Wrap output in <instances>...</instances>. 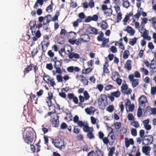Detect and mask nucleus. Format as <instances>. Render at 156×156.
<instances>
[{
	"instance_id": "nucleus-63",
	"label": "nucleus",
	"mask_w": 156,
	"mask_h": 156,
	"mask_svg": "<svg viewBox=\"0 0 156 156\" xmlns=\"http://www.w3.org/2000/svg\"><path fill=\"white\" fill-rule=\"evenodd\" d=\"M97 88L98 89L99 91L101 92L104 88L103 86L101 84H97L96 86Z\"/></svg>"
},
{
	"instance_id": "nucleus-14",
	"label": "nucleus",
	"mask_w": 156,
	"mask_h": 156,
	"mask_svg": "<svg viewBox=\"0 0 156 156\" xmlns=\"http://www.w3.org/2000/svg\"><path fill=\"white\" fill-rule=\"evenodd\" d=\"M53 96L52 93L51 92H49L48 93V97L47 98L48 100V101H46L47 103L48 106L49 107H51L52 105L51 100L53 98Z\"/></svg>"
},
{
	"instance_id": "nucleus-38",
	"label": "nucleus",
	"mask_w": 156,
	"mask_h": 156,
	"mask_svg": "<svg viewBox=\"0 0 156 156\" xmlns=\"http://www.w3.org/2000/svg\"><path fill=\"white\" fill-rule=\"evenodd\" d=\"M109 149H110V150L109 151V152L108 153V156H112L114 154V152L115 150V147H112L111 148L109 147Z\"/></svg>"
},
{
	"instance_id": "nucleus-6",
	"label": "nucleus",
	"mask_w": 156,
	"mask_h": 156,
	"mask_svg": "<svg viewBox=\"0 0 156 156\" xmlns=\"http://www.w3.org/2000/svg\"><path fill=\"white\" fill-rule=\"evenodd\" d=\"M33 68L34 72L36 74L37 73V72L38 70V67L37 65H34V64L31 63L29 65H27V67L24 69L23 71L24 76H25L26 74L28 73L29 72L32 70V68Z\"/></svg>"
},
{
	"instance_id": "nucleus-16",
	"label": "nucleus",
	"mask_w": 156,
	"mask_h": 156,
	"mask_svg": "<svg viewBox=\"0 0 156 156\" xmlns=\"http://www.w3.org/2000/svg\"><path fill=\"white\" fill-rule=\"evenodd\" d=\"M139 104L142 106H145V104L147 102V99L146 96L142 95L139 98L138 100Z\"/></svg>"
},
{
	"instance_id": "nucleus-13",
	"label": "nucleus",
	"mask_w": 156,
	"mask_h": 156,
	"mask_svg": "<svg viewBox=\"0 0 156 156\" xmlns=\"http://www.w3.org/2000/svg\"><path fill=\"white\" fill-rule=\"evenodd\" d=\"M67 70L69 73H72L74 71L79 72L80 70V69L77 66H70L67 68Z\"/></svg>"
},
{
	"instance_id": "nucleus-17",
	"label": "nucleus",
	"mask_w": 156,
	"mask_h": 156,
	"mask_svg": "<svg viewBox=\"0 0 156 156\" xmlns=\"http://www.w3.org/2000/svg\"><path fill=\"white\" fill-rule=\"evenodd\" d=\"M69 40V42L71 44L74 45L75 44L78 45L81 44L82 42H84L85 41H86L85 40Z\"/></svg>"
},
{
	"instance_id": "nucleus-4",
	"label": "nucleus",
	"mask_w": 156,
	"mask_h": 156,
	"mask_svg": "<svg viewBox=\"0 0 156 156\" xmlns=\"http://www.w3.org/2000/svg\"><path fill=\"white\" fill-rule=\"evenodd\" d=\"M101 9L103 12V13L106 16H111L113 14V10L112 8H108L107 5L103 4L101 5Z\"/></svg>"
},
{
	"instance_id": "nucleus-53",
	"label": "nucleus",
	"mask_w": 156,
	"mask_h": 156,
	"mask_svg": "<svg viewBox=\"0 0 156 156\" xmlns=\"http://www.w3.org/2000/svg\"><path fill=\"white\" fill-rule=\"evenodd\" d=\"M129 16L126 15L125 18L122 20V22L123 23V24L124 25H127V23L128 21L129 20Z\"/></svg>"
},
{
	"instance_id": "nucleus-52",
	"label": "nucleus",
	"mask_w": 156,
	"mask_h": 156,
	"mask_svg": "<svg viewBox=\"0 0 156 156\" xmlns=\"http://www.w3.org/2000/svg\"><path fill=\"white\" fill-rule=\"evenodd\" d=\"M151 72L153 73H154L156 72V65L154 63L151 64Z\"/></svg>"
},
{
	"instance_id": "nucleus-47",
	"label": "nucleus",
	"mask_w": 156,
	"mask_h": 156,
	"mask_svg": "<svg viewBox=\"0 0 156 156\" xmlns=\"http://www.w3.org/2000/svg\"><path fill=\"white\" fill-rule=\"evenodd\" d=\"M145 26V25L140 24L139 29H138L139 32H140L141 34H142L143 32L145 31V30H146V29L144 28Z\"/></svg>"
},
{
	"instance_id": "nucleus-7",
	"label": "nucleus",
	"mask_w": 156,
	"mask_h": 156,
	"mask_svg": "<svg viewBox=\"0 0 156 156\" xmlns=\"http://www.w3.org/2000/svg\"><path fill=\"white\" fill-rule=\"evenodd\" d=\"M153 141V136L151 135L145 136L142 139V144L145 145L151 144Z\"/></svg>"
},
{
	"instance_id": "nucleus-58",
	"label": "nucleus",
	"mask_w": 156,
	"mask_h": 156,
	"mask_svg": "<svg viewBox=\"0 0 156 156\" xmlns=\"http://www.w3.org/2000/svg\"><path fill=\"white\" fill-rule=\"evenodd\" d=\"M141 71L144 73V74L146 75H147L149 74L148 71L146 69L144 68H141L140 69Z\"/></svg>"
},
{
	"instance_id": "nucleus-23",
	"label": "nucleus",
	"mask_w": 156,
	"mask_h": 156,
	"mask_svg": "<svg viewBox=\"0 0 156 156\" xmlns=\"http://www.w3.org/2000/svg\"><path fill=\"white\" fill-rule=\"evenodd\" d=\"M57 119H55V118H53L51 119V123L53 126L54 127H57L59 124V121L58 117H57Z\"/></svg>"
},
{
	"instance_id": "nucleus-46",
	"label": "nucleus",
	"mask_w": 156,
	"mask_h": 156,
	"mask_svg": "<svg viewBox=\"0 0 156 156\" xmlns=\"http://www.w3.org/2000/svg\"><path fill=\"white\" fill-rule=\"evenodd\" d=\"M143 115L142 110L140 106H139L137 110V116L138 117H141Z\"/></svg>"
},
{
	"instance_id": "nucleus-32",
	"label": "nucleus",
	"mask_w": 156,
	"mask_h": 156,
	"mask_svg": "<svg viewBox=\"0 0 156 156\" xmlns=\"http://www.w3.org/2000/svg\"><path fill=\"white\" fill-rule=\"evenodd\" d=\"M112 78L113 80L115 81V80L117 77L119 78L120 77L119 73L116 71L113 72L112 73Z\"/></svg>"
},
{
	"instance_id": "nucleus-11",
	"label": "nucleus",
	"mask_w": 156,
	"mask_h": 156,
	"mask_svg": "<svg viewBox=\"0 0 156 156\" xmlns=\"http://www.w3.org/2000/svg\"><path fill=\"white\" fill-rule=\"evenodd\" d=\"M125 146L126 148H128L130 145H133L134 144V141L133 139H129L127 137L124 138Z\"/></svg>"
},
{
	"instance_id": "nucleus-12",
	"label": "nucleus",
	"mask_w": 156,
	"mask_h": 156,
	"mask_svg": "<svg viewBox=\"0 0 156 156\" xmlns=\"http://www.w3.org/2000/svg\"><path fill=\"white\" fill-rule=\"evenodd\" d=\"M151 149V147L150 146L145 145L142 147V152L146 155L149 156Z\"/></svg>"
},
{
	"instance_id": "nucleus-25",
	"label": "nucleus",
	"mask_w": 156,
	"mask_h": 156,
	"mask_svg": "<svg viewBox=\"0 0 156 156\" xmlns=\"http://www.w3.org/2000/svg\"><path fill=\"white\" fill-rule=\"evenodd\" d=\"M125 30L129 33L131 35H133L135 33L134 30L133 29L132 27L129 26H127Z\"/></svg>"
},
{
	"instance_id": "nucleus-9",
	"label": "nucleus",
	"mask_w": 156,
	"mask_h": 156,
	"mask_svg": "<svg viewBox=\"0 0 156 156\" xmlns=\"http://www.w3.org/2000/svg\"><path fill=\"white\" fill-rule=\"evenodd\" d=\"M54 66L55 69L57 73L59 74H62V71L61 68L62 66V62L60 61H55L54 62Z\"/></svg>"
},
{
	"instance_id": "nucleus-48",
	"label": "nucleus",
	"mask_w": 156,
	"mask_h": 156,
	"mask_svg": "<svg viewBox=\"0 0 156 156\" xmlns=\"http://www.w3.org/2000/svg\"><path fill=\"white\" fill-rule=\"evenodd\" d=\"M83 95V97L86 99V100H88L90 97V96L87 90L84 91Z\"/></svg>"
},
{
	"instance_id": "nucleus-27",
	"label": "nucleus",
	"mask_w": 156,
	"mask_h": 156,
	"mask_svg": "<svg viewBox=\"0 0 156 156\" xmlns=\"http://www.w3.org/2000/svg\"><path fill=\"white\" fill-rule=\"evenodd\" d=\"M76 36V33L73 32H70L67 34L68 39H74Z\"/></svg>"
},
{
	"instance_id": "nucleus-22",
	"label": "nucleus",
	"mask_w": 156,
	"mask_h": 156,
	"mask_svg": "<svg viewBox=\"0 0 156 156\" xmlns=\"http://www.w3.org/2000/svg\"><path fill=\"white\" fill-rule=\"evenodd\" d=\"M68 57L70 59H72L73 58L79 59L80 58V55L77 53H75L74 52H71L69 53Z\"/></svg>"
},
{
	"instance_id": "nucleus-15",
	"label": "nucleus",
	"mask_w": 156,
	"mask_h": 156,
	"mask_svg": "<svg viewBox=\"0 0 156 156\" xmlns=\"http://www.w3.org/2000/svg\"><path fill=\"white\" fill-rule=\"evenodd\" d=\"M98 19V16L97 15H94L93 16H88L85 20V22L86 23H89L91 21H96Z\"/></svg>"
},
{
	"instance_id": "nucleus-31",
	"label": "nucleus",
	"mask_w": 156,
	"mask_h": 156,
	"mask_svg": "<svg viewBox=\"0 0 156 156\" xmlns=\"http://www.w3.org/2000/svg\"><path fill=\"white\" fill-rule=\"evenodd\" d=\"M93 69L91 68H88L87 69H83L82 70V73L84 74H88L90 73L92 70Z\"/></svg>"
},
{
	"instance_id": "nucleus-2",
	"label": "nucleus",
	"mask_w": 156,
	"mask_h": 156,
	"mask_svg": "<svg viewBox=\"0 0 156 156\" xmlns=\"http://www.w3.org/2000/svg\"><path fill=\"white\" fill-rule=\"evenodd\" d=\"M98 103L100 108L104 109L105 108L108 104L107 97L106 95L101 94L98 99Z\"/></svg>"
},
{
	"instance_id": "nucleus-34",
	"label": "nucleus",
	"mask_w": 156,
	"mask_h": 156,
	"mask_svg": "<svg viewBox=\"0 0 156 156\" xmlns=\"http://www.w3.org/2000/svg\"><path fill=\"white\" fill-rule=\"evenodd\" d=\"M93 130V129L92 128L91 130L88 132L87 134V137L90 139H91L94 137V135L92 133Z\"/></svg>"
},
{
	"instance_id": "nucleus-10",
	"label": "nucleus",
	"mask_w": 156,
	"mask_h": 156,
	"mask_svg": "<svg viewBox=\"0 0 156 156\" xmlns=\"http://www.w3.org/2000/svg\"><path fill=\"white\" fill-rule=\"evenodd\" d=\"M134 76L133 74L129 76L128 78L130 81L131 82L133 87H136L139 84V80L137 79H134Z\"/></svg>"
},
{
	"instance_id": "nucleus-21",
	"label": "nucleus",
	"mask_w": 156,
	"mask_h": 156,
	"mask_svg": "<svg viewBox=\"0 0 156 156\" xmlns=\"http://www.w3.org/2000/svg\"><path fill=\"white\" fill-rule=\"evenodd\" d=\"M132 61L130 60H127L124 65V68L128 71L132 69L131 63Z\"/></svg>"
},
{
	"instance_id": "nucleus-35",
	"label": "nucleus",
	"mask_w": 156,
	"mask_h": 156,
	"mask_svg": "<svg viewBox=\"0 0 156 156\" xmlns=\"http://www.w3.org/2000/svg\"><path fill=\"white\" fill-rule=\"evenodd\" d=\"M33 33L35 34V36L32 39H36V38H38L40 37L41 34L39 30H37L36 33L34 30V31H33Z\"/></svg>"
},
{
	"instance_id": "nucleus-1",
	"label": "nucleus",
	"mask_w": 156,
	"mask_h": 156,
	"mask_svg": "<svg viewBox=\"0 0 156 156\" xmlns=\"http://www.w3.org/2000/svg\"><path fill=\"white\" fill-rule=\"evenodd\" d=\"M23 137L25 142L29 144H31L34 139L36 138V133L32 128L25 129Z\"/></svg>"
},
{
	"instance_id": "nucleus-37",
	"label": "nucleus",
	"mask_w": 156,
	"mask_h": 156,
	"mask_svg": "<svg viewBox=\"0 0 156 156\" xmlns=\"http://www.w3.org/2000/svg\"><path fill=\"white\" fill-rule=\"evenodd\" d=\"M99 41H101L102 42L101 44L102 47H104L108 46L107 44L109 42V40H98Z\"/></svg>"
},
{
	"instance_id": "nucleus-51",
	"label": "nucleus",
	"mask_w": 156,
	"mask_h": 156,
	"mask_svg": "<svg viewBox=\"0 0 156 156\" xmlns=\"http://www.w3.org/2000/svg\"><path fill=\"white\" fill-rule=\"evenodd\" d=\"M141 13H140V11H137V12L135 15H133V17H134V18L136 19L138 21L139 19V17L141 15Z\"/></svg>"
},
{
	"instance_id": "nucleus-44",
	"label": "nucleus",
	"mask_w": 156,
	"mask_h": 156,
	"mask_svg": "<svg viewBox=\"0 0 156 156\" xmlns=\"http://www.w3.org/2000/svg\"><path fill=\"white\" fill-rule=\"evenodd\" d=\"M31 95L30 96V98L31 99H32V101L34 100V103L36 104L37 103V98L35 94H33L32 93H31Z\"/></svg>"
},
{
	"instance_id": "nucleus-45",
	"label": "nucleus",
	"mask_w": 156,
	"mask_h": 156,
	"mask_svg": "<svg viewBox=\"0 0 156 156\" xmlns=\"http://www.w3.org/2000/svg\"><path fill=\"white\" fill-rule=\"evenodd\" d=\"M122 14L121 12H119L117 13L116 20V22L117 23H119L121 20L122 18Z\"/></svg>"
},
{
	"instance_id": "nucleus-49",
	"label": "nucleus",
	"mask_w": 156,
	"mask_h": 156,
	"mask_svg": "<svg viewBox=\"0 0 156 156\" xmlns=\"http://www.w3.org/2000/svg\"><path fill=\"white\" fill-rule=\"evenodd\" d=\"M114 109V107L113 105H109L107 108L106 110L109 112H112Z\"/></svg>"
},
{
	"instance_id": "nucleus-61",
	"label": "nucleus",
	"mask_w": 156,
	"mask_h": 156,
	"mask_svg": "<svg viewBox=\"0 0 156 156\" xmlns=\"http://www.w3.org/2000/svg\"><path fill=\"white\" fill-rule=\"evenodd\" d=\"M131 125L135 128H138L139 126V124L137 121H134L131 123Z\"/></svg>"
},
{
	"instance_id": "nucleus-8",
	"label": "nucleus",
	"mask_w": 156,
	"mask_h": 156,
	"mask_svg": "<svg viewBox=\"0 0 156 156\" xmlns=\"http://www.w3.org/2000/svg\"><path fill=\"white\" fill-rule=\"evenodd\" d=\"M121 94L120 92L118 90L112 92L110 94L108 95V97L110 99L111 102H113L115 100L114 97L119 98Z\"/></svg>"
},
{
	"instance_id": "nucleus-36",
	"label": "nucleus",
	"mask_w": 156,
	"mask_h": 156,
	"mask_svg": "<svg viewBox=\"0 0 156 156\" xmlns=\"http://www.w3.org/2000/svg\"><path fill=\"white\" fill-rule=\"evenodd\" d=\"M101 27L102 29H106L108 27V25L107 23L106 22L102 21Z\"/></svg>"
},
{
	"instance_id": "nucleus-64",
	"label": "nucleus",
	"mask_w": 156,
	"mask_h": 156,
	"mask_svg": "<svg viewBox=\"0 0 156 156\" xmlns=\"http://www.w3.org/2000/svg\"><path fill=\"white\" fill-rule=\"evenodd\" d=\"M87 156H97V155L94 151L92 150L88 153Z\"/></svg>"
},
{
	"instance_id": "nucleus-50",
	"label": "nucleus",
	"mask_w": 156,
	"mask_h": 156,
	"mask_svg": "<svg viewBox=\"0 0 156 156\" xmlns=\"http://www.w3.org/2000/svg\"><path fill=\"white\" fill-rule=\"evenodd\" d=\"M80 131V130L78 128L77 126H74L73 128V132L74 133L77 134Z\"/></svg>"
},
{
	"instance_id": "nucleus-57",
	"label": "nucleus",
	"mask_w": 156,
	"mask_h": 156,
	"mask_svg": "<svg viewBox=\"0 0 156 156\" xmlns=\"http://www.w3.org/2000/svg\"><path fill=\"white\" fill-rule=\"evenodd\" d=\"M53 7L52 5H49L46 9V11L48 13H50L52 12Z\"/></svg>"
},
{
	"instance_id": "nucleus-26",
	"label": "nucleus",
	"mask_w": 156,
	"mask_h": 156,
	"mask_svg": "<svg viewBox=\"0 0 156 156\" xmlns=\"http://www.w3.org/2000/svg\"><path fill=\"white\" fill-rule=\"evenodd\" d=\"M51 15L50 14H48L47 15L45 16L44 17V20H46V21L45 23L43 22V25H46L48 24L49 22L51 20Z\"/></svg>"
},
{
	"instance_id": "nucleus-42",
	"label": "nucleus",
	"mask_w": 156,
	"mask_h": 156,
	"mask_svg": "<svg viewBox=\"0 0 156 156\" xmlns=\"http://www.w3.org/2000/svg\"><path fill=\"white\" fill-rule=\"evenodd\" d=\"M129 55V52L128 50H125L123 54V58L124 59L127 58Z\"/></svg>"
},
{
	"instance_id": "nucleus-33",
	"label": "nucleus",
	"mask_w": 156,
	"mask_h": 156,
	"mask_svg": "<svg viewBox=\"0 0 156 156\" xmlns=\"http://www.w3.org/2000/svg\"><path fill=\"white\" fill-rule=\"evenodd\" d=\"M80 76L83 78L81 80V81L84 84V85H87L88 84V82L87 80L86 79V77H85L84 76L81 75Z\"/></svg>"
},
{
	"instance_id": "nucleus-18",
	"label": "nucleus",
	"mask_w": 156,
	"mask_h": 156,
	"mask_svg": "<svg viewBox=\"0 0 156 156\" xmlns=\"http://www.w3.org/2000/svg\"><path fill=\"white\" fill-rule=\"evenodd\" d=\"M109 66L108 61L107 60L105 62L103 66V75H105V74L108 73H109L108 67Z\"/></svg>"
},
{
	"instance_id": "nucleus-19",
	"label": "nucleus",
	"mask_w": 156,
	"mask_h": 156,
	"mask_svg": "<svg viewBox=\"0 0 156 156\" xmlns=\"http://www.w3.org/2000/svg\"><path fill=\"white\" fill-rule=\"evenodd\" d=\"M29 26L30 27V29L31 30L32 34H33V31L35 30V28H37L36 21H30L29 23Z\"/></svg>"
},
{
	"instance_id": "nucleus-5",
	"label": "nucleus",
	"mask_w": 156,
	"mask_h": 156,
	"mask_svg": "<svg viewBox=\"0 0 156 156\" xmlns=\"http://www.w3.org/2000/svg\"><path fill=\"white\" fill-rule=\"evenodd\" d=\"M52 142L55 147L57 148L61 149L63 147H64V141L60 138L55 139H52Z\"/></svg>"
},
{
	"instance_id": "nucleus-39",
	"label": "nucleus",
	"mask_w": 156,
	"mask_h": 156,
	"mask_svg": "<svg viewBox=\"0 0 156 156\" xmlns=\"http://www.w3.org/2000/svg\"><path fill=\"white\" fill-rule=\"evenodd\" d=\"M83 127V129L84 132H88L91 130V129L89 127L88 124L85 125Z\"/></svg>"
},
{
	"instance_id": "nucleus-43",
	"label": "nucleus",
	"mask_w": 156,
	"mask_h": 156,
	"mask_svg": "<svg viewBox=\"0 0 156 156\" xmlns=\"http://www.w3.org/2000/svg\"><path fill=\"white\" fill-rule=\"evenodd\" d=\"M60 15L59 12L58 11H57L55 15L52 18V20L53 21H55L56 20H58V17Z\"/></svg>"
},
{
	"instance_id": "nucleus-59",
	"label": "nucleus",
	"mask_w": 156,
	"mask_h": 156,
	"mask_svg": "<svg viewBox=\"0 0 156 156\" xmlns=\"http://www.w3.org/2000/svg\"><path fill=\"white\" fill-rule=\"evenodd\" d=\"M56 79L58 82H62L63 81V78L61 75H58L56 76Z\"/></svg>"
},
{
	"instance_id": "nucleus-62",
	"label": "nucleus",
	"mask_w": 156,
	"mask_h": 156,
	"mask_svg": "<svg viewBox=\"0 0 156 156\" xmlns=\"http://www.w3.org/2000/svg\"><path fill=\"white\" fill-rule=\"evenodd\" d=\"M127 118L129 121H133L134 119L133 115L132 113H129L127 115Z\"/></svg>"
},
{
	"instance_id": "nucleus-24",
	"label": "nucleus",
	"mask_w": 156,
	"mask_h": 156,
	"mask_svg": "<svg viewBox=\"0 0 156 156\" xmlns=\"http://www.w3.org/2000/svg\"><path fill=\"white\" fill-rule=\"evenodd\" d=\"M149 31L147 30H145V31L142 32V36L144 39H151V37L148 35Z\"/></svg>"
},
{
	"instance_id": "nucleus-55",
	"label": "nucleus",
	"mask_w": 156,
	"mask_h": 156,
	"mask_svg": "<svg viewBox=\"0 0 156 156\" xmlns=\"http://www.w3.org/2000/svg\"><path fill=\"white\" fill-rule=\"evenodd\" d=\"M38 52V50L37 48H34L31 51V55L32 57L34 58V57L37 54Z\"/></svg>"
},
{
	"instance_id": "nucleus-29",
	"label": "nucleus",
	"mask_w": 156,
	"mask_h": 156,
	"mask_svg": "<svg viewBox=\"0 0 156 156\" xmlns=\"http://www.w3.org/2000/svg\"><path fill=\"white\" fill-rule=\"evenodd\" d=\"M108 137H110L111 139L113 140L112 142H113L115 139V137L112 128V131L109 133L108 136Z\"/></svg>"
},
{
	"instance_id": "nucleus-56",
	"label": "nucleus",
	"mask_w": 156,
	"mask_h": 156,
	"mask_svg": "<svg viewBox=\"0 0 156 156\" xmlns=\"http://www.w3.org/2000/svg\"><path fill=\"white\" fill-rule=\"evenodd\" d=\"M46 67L48 69L50 70H52L53 69V66L52 64L51 63L47 64L46 65Z\"/></svg>"
},
{
	"instance_id": "nucleus-54",
	"label": "nucleus",
	"mask_w": 156,
	"mask_h": 156,
	"mask_svg": "<svg viewBox=\"0 0 156 156\" xmlns=\"http://www.w3.org/2000/svg\"><path fill=\"white\" fill-rule=\"evenodd\" d=\"M99 35L97 37V39H106L105 37L103 38L104 36V34L102 31L99 32Z\"/></svg>"
},
{
	"instance_id": "nucleus-20",
	"label": "nucleus",
	"mask_w": 156,
	"mask_h": 156,
	"mask_svg": "<svg viewBox=\"0 0 156 156\" xmlns=\"http://www.w3.org/2000/svg\"><path fill=\"white\" fill-rule=\"evenodd\" d=\"M125 105L126 107L127 106H129V111L131 112L133 111L134 108V105L133 104H130V101L129 100L127 101L126 102L125 104Z\"/></svg>"
},
{
	"instance_id": "nucleus-28",
	"label": "nucleus",
	"mask_w": 156,
	"mask_h": 156,
	"mask_svg": "<svg viewBox=\"0 0 156 156\" xmlns=\"http://www.w3.org/2000/svg\"><path fill=\"white\" fill-rule=\"evenodd\" d=\"M96 150L95 151V153L97 156H103L104 153L99 148L97 147H96Z\"/></svg>"
},
{
	"instance_id": "nucleus-41",
	"label": "nucleus",
	"mask_w": 156,
	"mask_h": 156,
	"mask_svg": "<svg viewBox=\"0 0 156 156\" xmlns=\"http://www.w3.org/2000/svg\"><path fill=\"white\" fill-rule=\"evenodd\" d=\"M82 22V20L80 19H78L76 21L73 23V26L74 27H76L78 26L79 23Z\"/></svg>"
},
{
	"instance_id": "nucleus-3",
	"label": "nucleus",
	"mask_w": 156,
	"mask_h": 156,
	"mask_svg": "<svg viewBox=\"0 0 156 156\" xmlns=\"http://www.w3.org/2000/svg\"><path fill=\"white\" fill-rule=\"evenodd\" d=\"M43 77V80L47 84H50L52 87H54L56 85L54 78H51L45 73H44Z\"/></svg>"
},
{
	"instance_id": "nucleus-30",
	"label": "nucleus",
	"mask_w": 156,
	"mask_h": 156,
	"mask_svg": "<svg viewBox=\"0 0 156 156\" xmlns=\"http://www.w3.org/2000/svg\"><path fill=\"white\" fill-rule=\"evenodd\" d=\"M123 3L122 6L126 8H128L129 6L130 3L128 0H122Z\"/></svg>"
},
{
	"instance_id": "nucleus-60",
	"label": "nucleus",
	"mask_w": 156,
	"mask_h": 156,
	"mask_svg": "<svg viewBox=\"0 0 156 156\" xmlns=\"http://www.w3.org/2000/svg\"><path fill=\"white\" fill-rule=\"evenodd\" d=\"M114 125L116 129H119L121 127V123L120 122H116L114 123Z\"/></svg>"
},
{
	"instance_id": "nucleus-40",
	"label": "nucleus",
	"mask_w": 156,
	"mask_h": 156,
	"mask_svg": "<svg viewBox=\"0 0 156 156\" xmlns=\"http://www.w3.org/2000/svg\"><path fill=\"white\" fill-rule=\"evenodd\" d=\"M49 44V42H46L44 41L41 42V44L42 49L43 52L45 51V50H44L43 46L45 45L47 47H48Z\"/></svg>"
}]
</instances>
